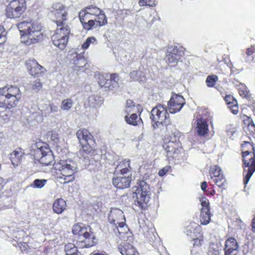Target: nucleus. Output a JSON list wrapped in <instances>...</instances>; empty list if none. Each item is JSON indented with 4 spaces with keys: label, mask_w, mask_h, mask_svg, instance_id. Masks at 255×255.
Instances as JSON below:
<instances>
[{
    "label": "nucleus",
    "mask_w": 255,
    "mask_h": 255,
    "mask_svg": "<svg viewBox=\"0 0 255 255\" xmlns=\"http://www.w3.org/2000/svg\"><path fill=\"white\" fill-rule=\"evenodd\" d=\"M52 10L55 19L54 22L57 28L51 36L53 44L63 50L67 46L71 29L67 23L68 20V11L66 7L61 3H56L53 5Z\"/></svg>",
    "instance_id": "nucleus-1"
},
{
    "label": "nucleus",
    "mask_w": 255,
    "mask_h": 255,
    "mask_svg": "<svg viewBox=\"0 0 255 255\" xmlns=\"http://www.w3.org/2000/svg\"><path fill=\"white\" fill-rule=\"evenodd\" d=\"M16 26L19 31L21 42L26 46L41 42L44 39L42 26L32 19L19 22Z\"/></svg>",
    "instance_id": "nucleus-2"
},
{
    "label": "nucleus",
    "mask_w": 255,
    "mask_h": 255,
    "mask_svg": "<svg viewBox=\"0 0 255 255\" xmlns=\"http://www.w3.org/2000/svg\"><path fill=\"white\" fill-rule=\"evenodd\" d=\"M53 170L54 178L62 184H68L75 180L77 167L70 159L55 161L53 165Z\"/></svg>",
    "instance_id": "nucleus-3"
},
{
    "label": "nucleus",
    "mask_w": 255,
    "mask_h": 255,
    "mask_svg": "<svg viewBox=\"0 0 255 255\" xmlns=\"http://www.w3.org/2000/svg\"><path fill=\"white\" fill-rule=\"evenodd\" d=\"M243 168V182L246 185L255 171V149L249 141H244L241 145Z\"/></svg>",
    "instance_id": "nucleus-4"
},
{
    "label": "nucleus",
    "mask_w": 255,
    "mask_h": 255,
    "mask_svg": "<svg viewBox=\"0 0 255 255\" xmlns=\"http://www.w3.org/2000/svg\"><path fill=\"white\" fill-rule=\"evenodd\" d=\"M22 98V93L16 86L6 85L0 88V108L10 110L16 108Z\"/></svg>",
    "instance_id": "nucleus-5"
},
{
    "label": "nucleus",
    "mask_w": 255,
    "mask_h": 255,
    "mask_svg": "<svg viewBox=\"0 0 255 255\" xmlns=\"http://www.w3.org/2000/svg\"><path fill=\"white\" fill-rule=\"evenodd\" d=\"M135 190L132 192V198L133 204L140 210L147 209L151 198V191L149 185L143 180H139L134 187Z\"/></svg>",
    "instance_id": "nucleus-6"
},
{
    "label": "nucleus",
    "mask_w": 255,
    "mask_h": 255,
    "mask_svg": "<svg viewBox=\"0 0 255 255\" xmlns=\"http://www.w3.org/2000/svg\"><path fill=\"white\" fill-rule=\"evenodd\" d=\"M179 137L180 132L177 130L164 136L163 148L166 151L168 158H176L180 154L182 146Z\"/></svg>",
    "instance_id": "nucleus-7"
},
{
    "label": "nucleus",
    "mask_w": 255,
    "mask_h": 255,
    "mask_svg": "<svg viewBox=\"0 0 255 255\" xmlns=\"http://www.w3.org/2000/svg\"><path fill=\"white\" fill-rule=\"evenodd\" d=\"M76 136L81 146L80 151L86 154H93L96 151L97 143L93 135L85 128L78 129Z\"/></svg>",
    "instance_id": "nucleus-8"
},
{
    "label": "nucleus",
    "mask_w": 255,
    "mask_h": 255,
    "mask_svg": "<svg viewBox=\"0 0 255 255\" xmlns=\"http://www.w3.org/2000/svg\"><path fill=\"white\" fill-rule=\"evenodd\" d=\"M150 118L154 129L167 127L170 124L167 107L161 104H157L152 108L150 112Z\"/></svg>",
    "instance_id": "nucleus-9"
},
{
    "label": "nucleus",
    "mask_w": 255,
    "mask_h": 255,
    "mask_svg": "<svg viewBox=\"0 0 255 255\" xmlns=\"http://www.w3.org/2000/svg\"><path fill=\"white\" fill-rule=\"evenodd\" d=\"M27 9L25 0H12L6 6L5 16L10 19H17L21 17Z\"/></svg>",
    "instance_id": "nucleus-10"
},
{
    "label": "nucleus",
    "mask_w": 255,
    "mask_h": 255,
    "mask_svg": "<svg viewBox=\"0 0 255 255\" xmlns=\"http://www.w3.org/2000/svg\"><path fill=\"white\" fill-rule=\"evenodd\" d=\"M35 150V158L43 165H50L54 160V157L48 145L44 142L38 144Z\"/></svg>",
    "instance_id": "nucleus-11"
},
{
    "label": "nucleus",
    "mask_w": 255,
    "mask_h": 255,
    "mask_svg": "<svg viewBox=\"0 0 255 255\" xmlns=\"http://www.w3.org/2000/svg\"><path fill=\"white\" fill-rule=\"evenodd\" d=\"M186 234L193 242V247L198 248L201 247L204 243V236L201 227L195 224H190L187 227Z\"/></svg>",
    "instance_id": "nucleus-12"
},
{
    "label": "nucleus",
    "mask_w": 255,
    "mask_h": 255,
    "mask_svg": "<svg viewBox=\"0 0 255 255\" xmlns=\"http://www.w3.org/2000/svg\"><path fill=\"white\" fill-rule=\"evenodd\" d=\"M90 227L89 226H85L80 223L75 224L73 226L72 233L75 235L79 236H83L85 239V241L90 240L92 239L90 243L85 245L86 247H91L94 245V240L95 238L90 234Z\"/></svg>",
    "instance_id": "nucleus-13"
},
{
    "label": "nucleus",
    "mask_w": 255,
    "mask_h": 255,
    "mask_svg": "<svg viewBox=\"0 0 255 255\" xmlns=\"http://www.w3.org/2000/svg\"><path fill=\"white\" fill-rule=\"evenodd\" d=\"M210 178L219 187L225 189L224 185L226 179L221 169L218 165H213L209 170Z\"/></svg>",
    "instance_id": "nucleus-14"
},
{
    "label": "nucleus",
    "mask_w": 255,
    "mask_h": 255,
    "mask_svg": "<svg viewBox=\"0 0 255 255\" xmlns=\"http://www.w3.org/2000/svg\"><path fill=\"white\" fill-rule=\"evenodd\" d=\"M90 15L95 17V21L100 26H104L107 23V19L104 12L97 6L91 5L85 7Z\"/></svg>",
    "instance_id": "nucleus-15"
},
{
    "label": "nucleus",
    "mask_w": 255,
    "mask_h": 255,
    "mask_svg": "<svg viewBox=\"0 0 255 255\" xmlns=\"http://www.w3.org/2000/svg\"><path fill=\"white\" fill-rule=\"evenodd\" d=\"M201 209L200 215V221L201 225H206L211 221V214L210 212V203L206 198L201 200Z\"/></svg>",
    "instance_id": "nucleus-16"
},
{
    "label": "nucleus",
    "mask_w": 255,
    "mask_h": 255,
    "mask_svg": "<svg viewBox=\"0 0 255 255\" xmlns=\"http://www.w3.org/2000/svg\"><path fill=\"white\" fill-rule=\"evenodd\" d=\"M78 16L84 29L90 30L93 28L96 21L92 19L93 17L85 7L79 11Z\"/></svg>",
    "instance_id": "nucleus-17"
},
{
    "label": "nucleus",
    "mask_w": 255,
    "mask_h": 255,
    "mask_svg": "<svg viewBox=\"0 0 255 255\" xmlns=\"http://www.w3.org/2000/svg\"><path fill=\"white\" fill-rule=\"evenodd\" d=\"M185 104V99L183 96L175 94L170 98L168 103V107L171 114L179 112Z\"/></svg>",
    "instance_id": "nucleus-18"
},
{
    "label": "nucleus",
    "mask_w": 255,
    "mask_h": 255,
    "mask_svg": "<svg viewBox=\"0 0 255 255\" xmlns=\"http://www.w3.org/2000/svg\"><path fill=\"white\" fill-rule=\"evenodd\" d=\"M184 55V51L183 47L174 46L172 51L166 55L167 62L171 66H175Z\"/></svg>",
    "instance_id": "nucleus-19"
},
{
    "label": "nucleus",
    "mask_w": 255,
    "mask_h": 255,
    "mask_svg": "<svg viewBox=\"0 0 255 255\" xmlns=\"http://www.w3.org/2000/svg\"><path fill=\"white\" fill-rule=\"evenodd\" d=\"M131 180V175L126 176L125 175L116 174V176L113 178L112 181L116 188L124 189L130 187Z\"/></svg>",
    "instance_id": "nucleus-20"
},
{
    "label": "nucleus",
    "mask_w": 255,
    "mask_h": 255,
    "mask_svg": "<svg viewBox=\"0 0 255 255\" xmlns=\"http://www.w3.org/2000/svg\"><path fill=\"white\" fill-rule=\"evenodd\" d=\"M27 66L29 73L34 77L42 76L46 71L35 59L29 60L27 63Z\"/></svg>",
    "instance_id": "nucleus-21"
},
{
    "label": "nucleus",
    "mask_w": 255,
    "mask_h": 255,
    "mask_svg": "<svg viewBox=\"0 0 255 255\" xmlns=\"http://www.w3.org/2000/svg\"><path fill=\"white\" fill-rule=\"evenodd\" d=\"M24 150L21 147H17L9 154V159L14 166H19L25 156Z\"/></svg>",
    "instance_id": "nucleus-22"
},
{
    "label": "nucleus",
    "mask_w": 255,
    "mask_h": 255,
    "mask_svg": "<svg viewBox=\"0 0 255 255\" xmlns=\"http://www.w3.org/2000/svg\"><path fill=\"white\" fill-rule=\"evenodd\" d=\"M110 223L116 226L120 223L126 222L124 212L118 208H112L108 216Z\"/></svg>",
    "instance_id": "nucleus-23"
},
{
    "label": "nucleus",
    "mask_w": 255,
    "mask_h": 255,
    "mask_svg": "<svg viewBox=\"0 0 255 255\" xmlns=\"http://www.w3.org/2000/svg\"><path fill=\"white\" fill-rule=\"evenodd\" d=\"M225 246V255H236L239 246L235 238L230 237L227 239Z\"/></svg>",
    "instance_id": "nucleus-24"
},
{
    "label": "nucleus",
    "mask_w": 255,
    "mask_h": 255,
    "mask_svg": "<svg viewBox=\"0 0 255 255\" xmlns=\"http://www.w3.org/2000/svg\"><path fill=\"white\" fill-rule=\"evenodd\" d=\"M129 160L124 159L120 161L115 169V174H123L128 173L131 170Z\"/></svg>",
    "instance_id": "nucleus-25"
},
{
    "label": "nucleus",
    "mask_w": 255,
    "mask_h": 255,
    "mask_svg": "<svg viewBox=\"0 0 255 255\" xmlns=\"http://www.w3.org/2000/svg\"><path fill=\"white\" fill-rule=\"evenodd\" d=\"M119 250L123 255H138L135 248L130 244L123 243L119 246Z\"/></svg>",
    "instance_id": "nucleus-26"
},
{
    "label": "nucleus",
    "mask_w": 255,
    "mask_h": 255,
    "mask_svg": "<svg viewBox=\"0 0 255 255\" xmlns=\"http://www.w3.org/2000/svg\"><path fill=\"white\" fill-rule=\"evenodd\" d=\"M196 131L198 135L204 136L209 131L208 124L206 119L200 118L197 120Z\"/></svg>",
    "instance_id": "nucleus-27"
},
{
    "label": "nucleus",
    "mask_w": 255,
    "mask_h": 255,
    "mask_svg": "<svg viewBox=\"0 0 255 255\" xmlns=\"http://www.w3.org/2000/svg\"><path fill=\"white\" fill-rule=\"evenodd\" d=\"M67 208V203L62 198L56 199L53 203L52 209L55 213L60 214L63 212Z\"/></svg>",
    "instance_id": "nucleus-28"
},
{
    "label": "nucleus",
    "mask_w": 255,
    "mask_h": 255,
    "mask_svg": "<svg viewBox=\"0 0 255 255\" xmlns=\"http://www.w3.org/2000/svg\"><path fill=\"white\" fill-rule=\"evenodd\" d=\"M125 120L127 124L133 126H137L141 121L140 115H139L136 112L127 114L125 117Z\"/></svg>",
    "instance_id": "nucleus-29"
},
{
    "label": "nucleus",
    "mask_w": 255,
    "mask_h": 255,
    "mask_svg": "<svg viewBox=\"0 0 255 255\" xmlns=\"http://www.w3.org/2000/svg\"><path fill=\"white\" fill-rule=\"evenodd\" d=\"M85 52L81 54H78L76 55L75 59L74 60L75 68L78 71L82 70L84 71V67L87 64V59L84 56Z\"/></svg>",
    "instance_id": "nucleus-30"
},
{
    "label": "nucleus",
    "mask_w": 255,
    "mask_h": 255,
    "mask_svg": "<svg viewBox=\"0 0 255 255\" xmlns=\"http://www.w3.org/2000/svg\"><path fill=\"white\" fill-rule=\"evenodd\" d=\"M134 112H136L139 115H141L142 108L140 105H135L133 101L128 99L127 101L125 112L130 114Z\"/></svg>",
    "instance_id": "nucleus-31"
},
{
    "label": "nucleus",
    "mask_w": 255,
    "mask_h": 255,
    "mask_svg": "<svg viewBox=\"0 0 255 255\" xmlns=\"http://www.w3.org/2000/svg\"><path fill=\"white\" fill-rule=\"evenodd\" d=\"M114 233L120 236L123 237V235L127 233L128 231V228L126 224V222L120 223L116 226H114L113 227Z\"/></svg>",
    "instance_id": "nucleus-32"
},
{
    "label": "nucleus",
    "mask_w": 255,
    "mask_h": 255,
    "mask_svg": "<svg viewBox=\"0 0 255 255\" xmlns=\"http://www.w3.org/2000/svg\"><path fill=\"white\" fill-rule=\"evenodd\" d=\"M238 91L239 95L243 98H245L249 101H251L253 100L252 95L250 94L249 90L245 85L240 84Z\"/></svg>",
    "instance_id": "nucleus-33"
},
{
    "label": "nucleus",
    "mask_w": 255,
    "mask_h": 255,
    "mask_svg": "<svg viewBox=\"0 0 255 255\" xmlns=\"http://www.w3.org/2000/svg\"><path fill=\"white\" fill-rule=\"evenodd\" d=\"M64 250L66 253V255H79L77 248L74 244H67L65 246Z\"/></svg>",
    "instance_id": "nucleus-34"
},
{
    "label": "nucleus",
    "mask_w": 255,
    "mask_h": 255,
    "mask_svg": "<svg viewBox=\"0 0 255 255\" xmlns=\"http://www.w3.org/2000/svg\"><path fill=\"white\" fill-rule=\"evenodd\" d=\"M129 76L131 80L133 81H141L142 78H145L144 73L139 69L131 72Z\"/></svg>",
    "instance_id": "nucleus-35"
},
{
    "label": "nucleus",
    "mask_w": 255,
    "mask_h": 255,
    "mask_svg": "<svg viewBox=\"0 0 255 255\" xmlns=\"http://www.w3.org/2000/svg\"><path fill=\"white\" fill-rule=\"evenodd\" d=\"M138 5L140 6L154 7L157 4V0H138Z\"/></svg>",
    "instance_id": "nucleus-36"
},
{
    "label": "nucleus",
    "mask_w": 255,
    "mask_h": 255,
    "mask_svg": "<svg viewBox=\"0 0 255 255\" xmlns=\"http://www.w3.org/2000/svg\"><path fill=\"white\" fill-rule=\"evenodd\" d=\"M218 81V77L216 75H212L207 76L206 79V84L208 87H214Z\"/></svg>",
    "instance_id": "nucleus-37"
},
{
    "label": "nucleus",
    "mask_w": 255,
    "mask_h": 255,
    "mask_svg": "<svg viewBox=\"0 0 255 255\" xmlns=\"http://www.w3.org/2000/svg\"><path fill=\"white\" fill-rule=\"evenodd\" d=\"M97 44V40L94 36H90L88 37L86 41L82 45L81 48L84 50H86L89 47L90 44Z\"/></svg>",
    "instance_id": "nucleus-38"
},
{
    "label": "nucleus",
    "mask_w": 255,
    "mask_h": 255,
    "mask_svg": "<svg viewBox=\"0 0 255 255\" xmlns=\"http://www.w3.org/2000/svg\"><path fill=\"white\" fill-rule=\"evenodd\" d=\"M47 180L45 179H35L32 183L31 184V186L34 188H42L47 183Z\"/></svg>",
    "instance_id": "nucleus-39"
},
{
    "label": "nucleus",
    "mask_w": 255,
    "mask_h": 255,
    "mask_svg": "<svg viewBox=\"0 0 255 255\" xmlns=\"http://www.w3.org/2000/svg\"><path fill=\"white\" fill-rule=\"evenodd\" d=\"M47 138L53 143H57L59 141V135L57 132L51 130L48 131L47 133Z\"/></svg>",
    "instance_id": "nucleus-40"
},
{
    "label": "nucleus",
    "mask_w": 255,
    "mask_h": 255,
    "mask_svg": "<svg viewBox=\"0 0 255 255\" xmlns=\"http://www.w3.org/2000/svg\"><path fill=\"white\" fill-rule=\"evenodd\" d=\"M73 101L70 98H67L62 101L61 108L64 111L69 110L72 107Z\"/></svg>",
    "instance_id": "nucleus-41"
},
{
    "label": "nucleus",
    "mask_w": 255,
    "mask_h": 255,
    "mask_svg": "<svg viewBox=\"0 0 255 255\" xmlns=\"http://www.w3.org/2000/svg\"><path fill=\"white\" fill-rule=\"evenodd\" d=\"M227 105L234 115H237L239 113V106L237 100L234 101Z\"/></svg>",
    "instance_id": "nucleus-42"
},
{
    "label": "nucleus",
    "mask_w": 255,
    "mask_h": 255,
    "mask_svg": "<svg viewBox=\"0 0 255 255\" xmlns=\"http://www.w3.org/2000/svg\"><path fill=\"white\" fill-rule=\"evenodd\" d=\"M99 83L102 87H104L105 88H108L110 90H112L111 84H110L109 80L105 79L103 77L99 78Z\"/></svg>",
    "instance_id": "nucleus-43"
},
{
    "label": "nucleus",
    "mask_w": 255,
    "mask_h": 255,
    "mask_svg": "<svg viewBox=\"0 0 255 255\" xmlns=\"http://www.w3.org/2000/svg\"><path fill=\"white\" fill-rule=\"evenodd\" d=\"M42 87V84L39 80L34 81V84L31 85V89L36 92L40 91Z\"/></svg>",
    "instance_id": "nucleus-44"
},
{
    "label": "nucleus",
    "mask_w": 255,
    "mask_h": 255,
    "mask_svg": "<svg viewBox=\"0 0 255 255\" xmlns=\"http://www.w3.org/2000/svg\"><path fill=\"white\" fill-rule=\"evenodd\" d=\"M118 77V75L117 74H115V73H113L112 74H111V76H110V79L109 80V82L110 83V84H111V83L112 82H114V84H113L112 85H111V87L112 88V89L113 88H114L116 85H118V83L117 81H116V79H117Z\"/></svg>",
    "instance_id": "nucleus-45"
},
{
    "label": "nucleus",
    "mask_w": 255,
    "mask_h": 255,
    "mask_svg": "<svg viewBox=\"0 0 255 255\" xmlns=\"http://www.w3.org/2000/svg\"><path fill=\"white\" fill-rule=\"evenodd\" d=\"M242 119L243 123L245 125V128L247 127L248 126H249V125L254 123L252 119L250 117L246 115H244L242 117Z\"/></svg>",
    "instance_id": "nucleus-46"
},
{
    "label": "nucleus",
    "mask_w": 255,
    "mask_h": 255,
    "mask_svg": "<svg viewBox=\"0 0 255 255\" xmlns=\"http://www.w3.org/2000/svg\"><path fill=\"white\" fill-rule=\"evenodd\" d=\"M246 128V130L247 132H249V133L251 135H252L253 136H255V124L253 123L247 127Z\"/></svg>",
    "instance_id": "nucleus-47"
},
{
    "label": "nucleus",
    "mask_w": 255,
    "mask_h": 255,
    "mask_svg": "<svg viewBox=\"0 0 255 255\" xmlns=\"http://www.w3.org/2000/svg\"><path fill=\"white\" fill-rule=\"evenodd\" d=\"M170 166H166L163 167L162 169H160L158 172L159 176L162 177L165 175L170 169Z\"/></svg>",
    "instance_id": "nucleus-48"
},
{
    "label": "nucleus",
    "mask_w": 255,
    "mask_h": 255,
    "mask_svg": "<svg viewBox=\"0 0 255 255\" xmlns=\"http://www.w3.org/2000/svg\"><path fill=\"white\" fill-rule=\"evenodd\" d=\"M4 29L2 26H0V46L5 41Z\"/></svg>",
    "instance_id": "nucleus-49"
},
{
    "label": "nucleus",
    "mask_w": 255,
    "mask_h": 255,
    "mask_svg": "<svg viewBox=\"0 0 255 255\" xmlns=\"http://www.w3.org/2000/svg\"><path fill=\"white\" fill-rule=\"evenodd\" d=\"M204 193L207 196H214L216 194V191L213 186H212L207 189Z\"/></svg>",
    "instance_id": "nucleus-50"
},
{
    "label": "nucleus",
    "mask_w": 255,
    "mask_h": 255,
    "mask_svg": "<svg viewBox=\"0 0 255 255\" xmlns=\"http://www.w3.org/2000/svg\"><path fill=\"white\" fill-rule=\"evenodd\" d=\"M224 100L225 101L227 104L228 103H230L236 100V99H235L233 96H232L230 94L226 95V96L224 97Z\"/></svg>",
    "instance_id": "nucleus-51"
},
{
    "label": "nucleus",
    "mask_w": 255,
    "mask_h": 255,
    "mask_svg": "<svg viewBox=\"0 0 255 255\" xmlns=\"http://www.w3.org/2000/svg\"><path fill=\"white\" fill-rule=\"evenodd\" d=\"M255 52V48L254 46H251L247 49L246 54L248 56L253 55Z\"/></svg>",
    "instance_id": "nucleus-52"
},
{
    "label": "nucleus",
    "mask_w": 255,
    "mask_h": 255,
    "mask_svg": "<svg viewBox=\"0 0 255 255\" xmlns=\"http://www.w3.org/2000/svg\"><path fill=\"white\" fill-rule=\"evenodd\" d=\"M207 187L208 184L206 181H204L201 183V189L204 191V192H205V191L207 190Z\"/></svg>",
    "instance_id": "nucleus-53"
},
{
    "label": "nucleus",
    "mask_w": 255,
    "mask_h": 255,
    "mask_svg": "<svg viewBox=\"0 0 255 255\" xmlns=\"http://www.w3.org/2000/svg\"><path fill=\"white\" fill-rule=\"evenodd\" d=\"M50 107L51 112H55L57 111V109H58L57 107L56 106L54 105V104H50Z\"/></svg>",
    "instance_id": "nucleus-54"
},
{
    "label": "nucleus",
    "mask_w": 255,
    "mask_h": 255,
    "mask_svg": "<svg viewBox=\"0 0 255 255\" xmlns=\"http://www.w3.org/2000/svg\"><path fill=\"white\" fill-rule=\"evenodd\" d=\"M252 231L253 232H255V217L252 220Z\"/></svg>",
    "instance_id": "nucleus-55"
},
{
    "label": "nucleus",
    "mask_w": 255,
    "mask_h": 255,
    "mask_svg": "<svg viewBox=\"0 0 255 255\" xmlns=\"http://www.w3.org/2000/svg\"><path fill=\"white\" fill-rule=\"evenodd\" d=\"M93 255H107V254H106L105 253H97L94 254Z\"/></svg>",
    "instance_id": "nucleus-56"
},
{
    "label": "nucleus",
    "mask_w": 255,
    "mask_h": 255,
    "mask_svg": "<svg viewBox=\"0 0 255 255\" xmlns=\"http://www.w3.org/2000/svg\"><path fill=\"white\" fill-rule=\"evenodd\" d=\"M229 66L230 67V68L231 69V70L233 71V69H232V68H233V64H232V63H230V65Z\"/></svg>",
    "instance_id": "nucleus-57"
}]
</instances>
